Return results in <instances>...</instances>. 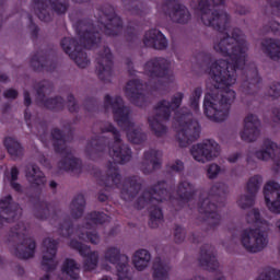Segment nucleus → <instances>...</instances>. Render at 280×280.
<instances>
[{
  "instance_id": "nucleus-1",
  "label": "nucleus",
  "mask_w": 280,
  "mask_h": 280,
  "mask_svg": "<svg viewBox=\"0 0 280 280\" xmlns=\"http://www.w3.org/2000/svg\"><path fill=\"white\" fill-rule=\"evenodd\" d=\"M215 51L223 55L210 69L213 89L206 94L203 108L207 117L213 121H224L229 117L231 104L235 102V91L231 89L236 82L237 69L246 65V40L242 31L234 30L232 36L214 45Z\"/></svg>"
},
{
  "instance_id": "nucleus-2",
  "label": "nucleus",
  "mask_w": 280,
  "mask_h": 280,
  "mask_svg": "<svg viewBox=\"0 0 280 280\" xmlns=\"http://www.w3.org/2000/svg\"><path fill=\"white\" fill-rule=\"evenodd\" d=\"M180 102H183V94L177 93L171 104L165 101L159 103L155 108L156 117L149 118V124L156 135H161L165 132V127L161 124L162 119H170V115L173 113L175 115V126L178 130V139L180 144L185 145L183 143L196 141L200 137V125L198 121L191 120V114H185V109L178 110Z\"/></svg>"
},
{
  "instance_id": "nucleus-3",
  "label": "nucleus",
  "mask_w": 280,
  "mask_h": 280,
  "mask_svg": "<svg viewBox=\"0 0 280 280\" xmlns=\"http://www.w3.org/2000/svg\"><path fill=\"white\" fill-rule=\"evenodd\" d=\"M247 222L255 224V229L245 230L241 237L242 246L248 253H259L268 246V235L264 234L269 231L270 224L266 220L259 219V211L252 210L247 215Z\"/></svg>"
},
{
  "instance_id": "nucleus-4",
  "label": "nucleus",
  "mask_w": 280,
  "mask_h": 280,
  "mask_svg": "<svg viewBox=\"0 0 280 280\" xmlns=\"http://www.w3.org/2000/svg\"><path fill=\"white\" fill-rule=\"evenodd\" d=\"M105 104L107 108L113 109L114 119L118 126L127 130V137L131 143H140L143 140V135L135 129V125L130 121L129 110L127 107H124L121 97L112 98L110 96H106Z\"/></svg>"
},
{
  "instance_id": "nucleus-5",
  "label": "nucleus",
  "mask_w": 280,
  "mask_h": 280,
  "mask_svg": "<svg viewBox=\"0 0 280 280\" xmlns=\"http://www.w3.org/2000/svg\"><path fill=\"white\" fill-rule=\"evenodd\" d=\"M223 0H201L199 3V10L201 13V21L217 30H226L229 23V15L224 11L213 9L217 5H222Z\"/></svg>"
},
{
  "instance_id": "nucleus-6",
  "label": "nucleus",
  "mask_w": 280,
  "mask_h": 280,
  "mask_svg": "<svg viewBox=\"0 0 280 280\" xmlns=\"http://www.w3.org/2000/svg\"><path fill=\"white\" fill-rule=\"evenodd\" d=\"M190 152L195 161L205 163L220 154V145L213 140H205L202 143L194 145Z\"/></svg>"
},
{
  "instance_id": "nucleus-7",
  "label": "nucleus",
  "mask_w": 280,
  "mask_h": 280,
  "mask_svg": "<svg viewBox=\"0 0 280 280\" xmlns=\"http://www.w3.org/2000/svg\"><path fill=\"white\" fill-rule=\"evenodd\" d=\"M105 261L112 266H116L118 280H130L128 276V257L119 256V249L109 248L105 255Z\"/></svg>"
},
{
  "instance_id": "nucleus-8",
  "label": "nucleus",
  "mask_w": 280,
  "mask_h": 280,
  "mask_svg": "<svg viewBox=\"0 0 280 280\" xmlns=\"http://www.w3.org/2000/svg\"><path fill=\"white\" fill-rule=\"evenodd\" d=\"M107 126L108 128L103 129V132H113L115 137V144L109 151L110 156H113L115 163H126V161H130V149L126 145H121V141L119 140V136L117 135L115 127H113V125Z\"/></svg>"
},
{
  "instance_id": "nucleus-9",
  "label": "nucleus",
  "mask_w": 280,
  "mask_h": 280,
  "mask_svg": "<svg viewBox=\"0 0 280 280\" xmlns=\"http://www.w3.org/2000/svg\"><path fill=\"white\" fill-rule=\"evenodd\" d=\"M265 202L272 213H280V184L268 182L264 188Z\"/></svg>"
},
{
  "instance_id": "nucleus-10",
  "label": "nucleus",
  "mask_w": 280,
  "mask_h": 280,
  "mask_svg": "<svg viewBox=\"0 0 280 280\" xmlns=\"http://www.w3.org/2000/svg\"><path fill=\"white\" fill-rule=\"evenodd\" d=\"M255 155L259 161H270V159H273L276 165L280 167V147L270 139L264 141L262 148L256 151Z\"/></svg>"
},
{
  "instance_id": "nucleus-11",
  "label": "nucleus",
  "mask_w": 280,
  "mask_h": 280,
  "mask_svg": "<svg viewBox=\"0 0 280 280\" xmlns=\"http://www.w3.org/2000/svg\"><path fill=\"white\" fill-rule=\"evenodd\" d=\"M259 137V119L257 116L249 114L244 119V127L241 131L243 141L253 142Z\"/></svg>"
},
{
  "instance_id": "nucleus-12",
  "label": "nucleus",
  "mask_w": 280,
  "mask_h": 280,
  "mask_svg": "<svg viewBox=\"0 0 280 280\" xmlns=\"http://www.w3.org/2000/svg\"><path fill=\"white\" fill-rule=\"evenodd\" d=\"M108 221V215L105 213L93 212L88 217L86 223V234H82L81 240H89L92 244H97L100 242V236L95 232H91V226H97V224H104Z\"/></svg>"
},
{
  "instance_id": "nucleus-13",
  "label": "nucleus",
  "mask_w": 280,
  "mask_h": 280,
  "mask_svg": "<svg viewBox=\"0 0 280 280\" xmlns=\"http://www.w3.org/2000/svg\"><path fill=\"white\" fill-rule=\"evenodd\" d=\"M58 243L51 238H46L44 241V254L42 265L45 270H54L58 266L56 261V248Z\"/></svg>"
},
{
  "instance_id": "nucleus-14",
  "label": "nucleus",
  "mask_w": 280,
  "mask_h": 280,
  "mask_svg": "<svg viewBox=\"0 0 280 280\" xmlns=\"http://www.w3.org/2000/svg\"><path fill=\"white\" fill-rule=\"evenodd\" d=\"M61 47L74 60V62L80 67L81 69H84L85 67H89V59L86 58V54L84 51H78V47H75V39H71L69 37L65 38L61 42ZM71 47H75L74 51H71Z\"/></svg>"
},
{
  "instance_id": "nucleus-15",
  "label": "nucleus",
  "mask_w": 280,
  "mask_h": 280,
  "mask_svg": "<svg viewBox=\"0 0 280 280\" xmlns=\"http://www.w3.org/2000/svg\"><path fill=\"white\" fill-rule=\"evenodd\" d=\"M0 224H3V222H12L21 213V209L16 203H12V197L8 196L0 200Z\"/></svg>"
},
{
  "instance_id": "nucleus-16",
  "label": "nucleus",
  "mask_w": 280,
  "mask_h": 280,
  "mask_svg": "<svg viewBox=\"0 0 280 280\" xmlns=\"http://www.w3.org/2000/svg\"><path fill=\"white\" fill-rule=\"evenodd\" d=\"M259 187H261V176L255 175L249 178L247 183V194L246 196L241 197L238 205L242 209H246V207H250L253 202H255V194L259 191Z\"/></svg>"
},
{
  "instance_id": "nucleus-17",
  "label": "nucleus",
  "mask_w": 280,
  "mask_h": 280,
  "mask_svg": "<svg viewBox=\"0 0 280 280\" xmlns=\"http://www.w3.org/2000/svg\"><path fill=\"white\" fill-rule=\"evenodd\" d=\"M167 60L154 59L145 65L144 71L148 75H151V78H165V75H167Z\"/></svg>"
},
{
  "instance_id": "nucleus-18",
  "label": "nucleus",
  "mask_w": 280,
  "mask_h": 280,
  "mask_svg": "<svg viewBox=\"0 0 280 280\" xmlns=\"http://www.w3.org/2000/svg\"><path fill=\"white\" fill-rule=\"evenodd\" d=\"M144 45L147 47H154V49H165L167 47V39L159 30H152L145 33Z\"/></svg>"
},
{
  "instance_id": "nucleus-19",
  "label": "nucleus",
  "mask_w": 280,
  "mask_h": 280,
  "mask_svg": "<svg viewBox=\"0 0 280 280\" xmlns=\"http://www.w3.org/2000/svg\"><path fill=\"white\" fill-rule=\"evenodd\" d=\"M72 248H77L79 250L80 255L83 257H88L85 261V270H94L97 266V254L92 253L91 248L82 243L79 242H71Z\"/></svg>"
},
{
  "instance_id": "nucleus-20",
  "label": "nucleus",
  "mask_w": 280,
  "mask_h": 280,
  "mask_svg": "<svg viewBox=\"0 0 280 280\" xmlns=\"http://www.w3.org/2000/svg\"><path fill=\"white\" fill-rule=\"evenodd\" d=\"M166 1L173 5V9L168 14L172 21H175L176 23H187V21H189V11H187L185 7L180 5L176 0Z\"/></svg>"
},
{
  "instance_id": "nucleus-21",
  "label": "nucleus",
  "mask_w": 280,
  "mask_h": 280,
  "mask_svg": "<svg viewBox=\"0 0 280 280\" xmlns=\"http://www.w3.org/2000/svg\"><path fill=\"white\" fill-rule=\"evenodd\" d=\"M139 91H141V83H139V81H130L126 86L127 96L130 97L131 102L137 106H141L139 102H143L144 100L143 93Z\"/></svg>"
},
{
  "instance_id": "nucleus-22",
  "label": "nucleus",
  "mask_w": 280,
  "mask_h": 280,
  "mask_svg": "<svg viewBox=\"0 0 280 280\" xmlns=\"http://www.w3.org/2000/svg\"><path fill=\"white\" fill-rule=\"evenodd\" d=\"M112 67L113 55L110 54V49L105 48V52L102 55L101 61L98 62V75L102 80H104L105 75H110Z\"/></svg>"
},
{
  "instance_id": "nucleus-23",
  "label": "nucleus",
  "mask_w": 280,
  "mask_h": 280,
  "mask_svg": "<svg viewBox=\"0 0 280 280\" xmlns=\"http://www.w3.org/2000/svg\"><path fill=\"white\" fill-rule=\"evenodd\" d=\"M36 243L32 238H24L23 243L18 247L15 255L21 259H30L34 257Z\"/></svg>"
},
{
  "instance_id": "nucleus-24",
  "label": "nucleus",
  "mask_w": 280,
  "mask_h": 280,
  "mask_svg": "<svg viewBox=\"0 0 280 280\" xmlns=\"http://www.w3.org/2000/svg\"><path fill=\"white\" fill-rule=\"evenodd\" d=\"M150 259H152V256L150 255L149 250H137L132 259L133 266L137 270H145V268H148V265L150 264Z\"/></svg>"
},
{
  "instance_id": "nucleus-25",
  "label": "nucleus",
  "mask_w": 280,
  "mask_h": 280,
  "mask_svg": "<svg viewBox=\"0 0 280 280\" xmlns=\"http://www.w3.org/2000/svg\"><path fill=\"white\" fill-rule=\"evenodd\" d=\"M26 178L32 183V185L40 186L47 183L45 175H43V172H40V170H38L37 166L28 167V171L26 173Z\"/></svg>"
},
{
  "instance_id": "nucleus-26",
  "label": "nucleus",
  "mask_w": 280,
  "mask_h": 280,
  "mask_svg": "<svg viewBox=\"0 0 280 280\" xmlns=\"http://www.w3.org/2000/svg\"><path fill=\"white\" fill-rule=\"evenodd\" d=\"M161 195L167 196V190H161V192H154V195L150 191L144 192L143 197L138 200V209H141V207H144L148 202H154V200L163 202V198H159Z\"/></svg>"
},
{
  "instance_id": "nucleus-27",
  "label": "nucleus",
  "mask_w": 280,
  "mask_h": 280,
  "mask_svg": "<svg viewBox=\"0 0 280 280\" xmlns=\"http://www.w3.org/2000/svg\"><path fill=\"white\" fill-rule=\"evenodd\" d=\"M264 50L270 56L272 60L280 58V42L268 39L264 44Z\"/></svg>"
},
{
  "instance_id": "nucleus-28",
  "label": "nucleus",
  "mask_w": 280,
  "mask_h": 280,
  "mask_svg": "<svg viewBox=\"0 0 280 280\" xmlns=\"http://www.w3.org/2000/svg\"><path fill=\"white\" fill-rule=\"evenodd\" d=\"M200 213H205L207 218H218V206L211 203V200L205 199L199 206Z\"/></svg>"
},
{
  "instance_id": "nucleus-29",
  "label": "nucleus",
  "mask_w": 280,
  "mask_h": 280,
  "mask_svg": "<svg viewBox=\"0 0 280 280\" xmlns=\"http://www.w3.org/2000/svg\"><path fill=\"white\" fill-rule=\"evenodd\" d=\"M153 270L154 280H167L170 267H167L163 261L159 260L158 262H154Z\"/></svg>"
},
{
  "instance_id": "nucleus-30",
  "label": "nucleus",
  "mask_w": 280,
  "mask_h": 280,
  "mask_svg": "<svg viewBox=\"0 0 280 280\" xmlns=\"http://www.w3.org/2000/svg\"><path fill=\"white\" fill-rule=\"evenodd\" d=\"M4 145L11 156H19V154H21V144L13 138H7L4 140Z\"/></svg>"
},
{
  "instance_id": "nucleus-31",
  "label": "nucleus",
  "mask_w": 280,
  "mask_h": 280,
  "mask_svg": "<svg viewBox=\"0 0 280 280\" xmlns=\"http://www.w3.org/2000/svg\"><path fill=\"white\" fill-rule=\"evenodd\" d=\"M178 191L182 200H189L194 196V186L188 182H184L180 184Z\"/></svg>"
},
{
  "instance_id": "nucleus-32",
  "label": "nucleus",
  "mask_w": 280,
  "mask_h": 280,
  "mask_svg": "<svg viewBox=\"0 0 280 280\" xmlns=\"http://www.w3.org/2000/svg\"><path fill=\"white\" fill-rule=\"evenodd\" d=\"M113 27H115L116 30H119V27H121V18L114 15L110 20H109V24H107L105 26V34H107L108 36H114V32H110V30H113Z\"/></svg>"
},
{
  "instance_id": "nucleus-33",
  "label": "nucleus",
  "mask_w": 280,
  "mask_h": 280,
  "mask_svg": "<svg viewBox=\"0 0 280 280\" xmlns=\"http://www.w3.org/2000/svg\"><path fill=\"white\" fill-rule=\"evenodd\" d=\"M161 152L154 150H151L150 152H147L144 154V159L147 161H150L153 167H159V165H161Z\"/></svg>"
},
{
  "instance_id": "nucleus-34",
  "label": "nucleus",
  "mask_w": 280,
  "mask_h": 280,
  "mask_svg": "<svg viewBox=\"0 0 280 280\" xmlns=\"http://www.w3.org/2000/svg\"><path fill=\"white\" fill-rule=\"evenodd\" d=\"M84 196L80 195L72 201V208L75 209L77 213L74 214V218H80L82 215V212L84 211Z\"/></svg>"
},
{
  "instance_id": "nucleus-35",
  "label": "nucleus",
  "mask_w": 280,
  "mask_h": 280,
  "mask_svg": "<svg viewBox=\"0 0 280 280\" xmlns=\"http://www.w3.org/2000/svg\"><path fill=\"white\" fill-rule=\"evenodd\" d=\"M201 266L207 268V270H215V268H218V260L215 259V256L207 254L201 259Z\"/></svg>"
},
{
  "instance_id": "nucleus-36",
  "label": "nucleus",
  "mask_w": 280,
  "mask_h": 280,
  "mask_svg": "<svg viewBox=\"0 0 280 280\" xmlns=\"http://www.w3.org/2000/svg\"><path fill=\"white\" fill-rule=\"evenodd\" d=\"M52 140H54V145L57 152H60V147L63 148L65 145V139L62 138V132L58 129H55L52 131Z\"/></svg>"
},
{
  "instance_id": "nucleus-37",
  "label": "nucleus",
  "mask_w": 280,
  "mask_h": 280,
  "mask_svg": "<svg viewBox=\"0 0 280 280\" xmlns=\"http://www.w3.org/2000/svg\"><path fill=\"white\" fill-rule=\"evenodd\" d=\"M78 167H80V160L73 158V155H68L62 164L63 170H77Z\"/></svg>"
},
{
  "instance_id": "nucleus-38",
  "label": "nucleus",
  "mask_w": 280,
  "mask_h": 280,
  "mask_svg": "<svg viewBox=\"0 0 280 280\" xmlns=\"http://www.w3.org/2000/svg\"><path fill=\"white\" fill-rule=\"evenodd\" d=\"M82 39L86 43L85 47H88V49H91V46L89 45H94V43H97L100 40L97 39V35L91 32L85 33Z\"/></svg>"
},
{
  "instance_id": "nucleus-39",
  "label": "nucleus",
  "mask_w": 280,
  "mask_h": 280,
  "mask_svg": "<svg viewBox=\"0 0 280 280\" xmlns=\"http://www.w3.org/2000/svg\"><path fill=\"white\" fill-rule=\"evenodd\" d=\"M19 177V170L16 167L11 168V185L15 191H21V185L14 183L16 178Z\"/></svg>"
},
{
  "instance_id": "nucleus-40",
  "label": "nucleus",
  "mask_w": 280,
  "mask_h": 280,
  "mask_svg": "<svg viewBox=\"0 0 280 280\" xmlns=\"http://www.w3.org/2000/svg\"><path fill=\"white\" fill-rule=\"evenodd\" d=\"M220 174V166L218 164H210L207 170L208 178H215Z\"/></svg>"
},
{
  "instance_id": "nucleus-41",
  "label": "nucleus",
  "mask_w": 280,
  "mask_h": 280,
  "mask_svg": "<svg viewBox=\"0 0 280 280\" xmlns=\"http://www.w3.org/2000/svg\"><path fill=\"white\" fill-rule=\"evenodd\" d=\"M201 95H202V90L200 89L195 90L192 102H191V107L194 108V110H198V100H200Z\"/></svg>"
},
{
  "instance_id": "nucleus-42",
  "label": "nucleus",
  "mask_w": 280,
  "mask_h": 280,
  "mask_svg": "<svg viewBox=\"0 0 280 280\" xmlns=\"http://www.w3.org/2000/svg\"><path fill=\"white\" fill-rule=\"evenodd\" d=\"M151 220L152 222H161L163 220V212L161 208H154L151 212Z\"/></svg>"
},
{
  "instance_id": "nucleus-43",
  "label": "nucleus",
  "mask_w": 280,
  "mask_h": 280,
  "mask_svg": "<svg viewBox=\"0 0 280 280\" xmlns=\"http://www.w3.org/2000/svg\"><path fill=\"white\" fill-rule=\"evenodd\" d=\"M171 172H180L183 170V162L176 161L170 165Z\"/></svg>"
},
{
  "instance_id": "nucleus-44",
  "label": "nucleus",
  "mask_w": 280,
  "mask_h": 280,
  "mask_svg": "<svg viewBox=\"0 0 280 280\" xmlns=\"http://www.w3.org/2000/svg\"><path fill=\"white\" fill-rule=\"evenodd\" d=\"M183 237H185V230H183V228H176L175 229V240L177 242H180V240H183Z\"/></svg>"
},
{
  "instance_id": "nucleus-45",
  "label": "nucleus",
  "mask_w": 280,
  "mask_h": 280,
  "mask_svg": "<svg viewBox=\"0 0 280 280\" xmlns=\"http://www.w3.org/2000/svg\"><path fill=\"white\" fill-rule=\"evenodd\" d=\"M16 95H19L16 90H7L4 92V96L8 97V100H14L16 97Z\"/></svg>"
},
{
  "instance_id": "nucleus-46",
  "label": "nucleus",
  "mask_w": 280,
  "mask_h": 280,
  "mask_svg": "<svg viewBox=\"0 0 280 280\" xmlns=\"http://www.w3.org/2000/svg\"><path fill=\"white\" fill-rule=\"evenodd\" d=\"M16 235H20L22 233L23 236H25V226L24 225H19V229L16 230Z\"/></svg>"
},
{
  "instance_id": "nucleus-47",
  "label": "nucleus",
  "mask_w": 280,
  "mask_h": 280,
  "mask_svg": "<svg viewBox=\"0 0 280 280\" xmlns=\"http://www.w3.org/2000/svg\"><path fill=\"white\" fill-rule=\"evenodd\" d=\"M24 102L27 106H30V104H32V100L30 98V94L25 93L24 94Z\"/></svg>"
},
{
  "instance_id": "nucleus-48",
  "label": "nucleus",
  "mask_w": 280,
  "mask_h": 280,
  "mask_svg": "<svg viewBox=\"0 0 280 280\" xmlns=\"http://www.w3.org/2000/svg\"><path fill=\"white\" fill-rule=\"evenodd\" d=\"M120 176L119 174L115 173L113 176H112V180L117 185V180H120Z\"/></svg>"
},
{
  "instance_id": "nucleus-49",
  "label": "nucleus",
  "mask_w": 280,
  "mask_h": 280,
  "mask_svg": "<svg viewBox=\"0 0 280 280\" xmlns=\"http://www.w3.org/2000/svg\"><path fill=\"white\" fill-rule=\"evenodd\" d=\"M57 12H59V14H62V12H67V5L60 4V9H57Z\"/></svg>"
},
{
  "instance_id": "nucleus-50",
  "label": "nucleus",
  "mask_w": 280,
  "mask_h": 280,
  "mask_svg": "<svg viewBox=\"0 0 280 280\" xmlns=\"http://www.w3.org/2000/svg\"><path fill=\"white\" fill-rule=\"evenodd\" d=\"M273 92L270 93L271 97H279L280 89L272 90Z\"/></svg>"
},
{
  "instance_id": "nucleus-51",
  "label": "nucleus",
  "mask_w": 280,
  "mask_h": 280,
  "mask_svg": "<svg viewBox=\"0 0 280 280\" xmlns=\"http://www.w3.org/2000/svg\"><path fill=\"white\" fill-rule=\"evenodd\" d=\"M238 158H240L238 154H234V155L229 158V161H230V163H235V161H237Z\"/></svg>"
},
{
  "instance_id": "nucleus-52",
  "label": "nucleus",
  "mask_w": 280,
  "mask_h": 280,
  "mask_svg": "<svg viewBox=\"0 0 280 280\" xmlns=\"http://www.w3.org/2000/svg\"><path fill=\"white\" fill-rule=\"evenodd\" d=\"M273 115L277 117V119L280 121V109H277L273 112Z\"/></svg>"
},
{
  "instance_id": "nucleus-53",
  "label": "nucleus",
  "mask_w": 280,
  "mask_h": 280,
  "mask_svg": "<svg viewBox=\"0 0 280 280\" xmlns=\"http://www.w3.org/2000/svg\"><path fill=\"white\" fill-rule=\"evenodd\" d=\"M101 280H113V279L109 277H103Z\"/></svg>"
},
{
  "instance_id": "nucleus-54",
  "label": "nucleus",
  "mask_w": 280,
  "mask_h": 280,
  "mask_svg": "<svg viewBox=\"0 0 280 280\" xmlns=\"http://www.w3.org/2000/svg\"><path fill=\"white\" fill-rule=\"evenodd\" d=\"M50 187H56V182H51Z\"/></svg>"
},
{
  "instance_id": "nucleus-55",
  "label": "nucleus",
  "mask_w": 280,
  "mask_h": 280,
  "mask_svg": "<svg viewBox=\"0 0 280 280\" xmlns=\"http://www.w3.org/2000/svg\"><path fill=\"white\" fill-rule=\"evenodd\" d=\"M42 280H49V276H45Z\"/></svg>"
},
{
  "instance_id": "nucleus-56",
  "label": "nucleus",
  "mask_w": 280,
  "mask_h": 280,
  "mask_svg": "<svg viewBox=\"0 0 280 280\" xmlns=\"http://www.w3.org/2000/svg\"><path fill=\"white\" fill-rule=\"evenodd\" d=\"M122 198H126V194L125 192H122Z\"/></svg>"
},
{
  "instance_id": "nucleus-57",
  "label": "nucleus",
  "mask_w": 280,
  "mask_h": 280,
  "mask_svg": "<svg viewBox=\"0 0 280 280\" xmlns=\"http://www.w3.org/2000/svg\"><path fill=\"white\" fill-rule=\"evenodd\" d=\"M51 102H52L54 104H56V100H51Z\"/></svg>"
},
{
  "instance_id": "nucleus-58",
  "label": "nucleus",
  "mask_w": 280,
  "mask_h": 280,
  "mask_svg": "<svg viewBox=\"0 0 280 280\" xmlns=\"http://www.w3.org/2000/svg\"><path fill=\"white\" fill-rule=\"evenodd\" d=\"M105 270H108V267H105Z\"/></svg>"
}]
</instances>
